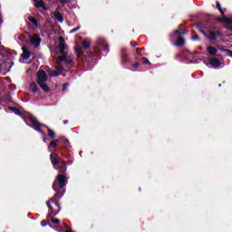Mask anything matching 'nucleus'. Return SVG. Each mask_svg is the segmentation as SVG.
Returning <instances> with one entry per match:
<instances>
[{
    "instance_id": "obj_1",
    "label": "nucleus",
    "mask_w": 232,
    "mask_h": 232,
    "mask_svg": "<svg viewBox=\"0 0 232 232\" xmlns=\"http://www.w3.org/2000/svg\"><path fill=\"white\" fill-rule=\"evenodd\" d=\"M58 50L62 54V56L58 57V61L63 63L67 68H72V66H73V59L66 57V54L68 53V47L64 44V38L63 37H60Z\"/></svg>"
},
{
    "instance_id": "obj_2",
    "label": "nucleus",
    "mask_w": 232,
    "mask_h": 232,
    "mask_svg": "<svg viewBox=\"0 0 232 232\" xmlns=\"http://www.w3.org/2000/svg\"><path fill=\"white\" fill-rule=\"evenodd\" d=\"M37 82L39 86L44 90V92H49L50 88L46 85V82L48 81V76L44 71H39L37 73Z\"/></svg>"
},
{
    "instance_id": "obj_3",
    "label": "nucleus",
    "mask_w": 232,
    "mask_h": 232,
    "mask_svg": "<svg viewBox=\"0 0 232 232\" xmlns=\"http://www.w3.org/2000/svg\"><path fill=\"white\" fill-rule=\"evenodd\" d=\"M47 208L50 210L49 215H48V218H50V217H52V216L55 217V215H58L59 211H61V206H59V203H57L53 199H50L47 202Z\"/></svg>"
},
{
    "instance_id": "obj_4",
    "label": "nucleus",
    "mask_w": 232,
    "mask_h": 232,
    "mask_svg": "<svg viewBox=\"0 0 232 232\" xmlns=\"http://www.w3.org/2000/svg\"><path fill=\"white\" fill-rule=\"evenodd\" d=\"M96 48L98 52L102 53V55H108V53L110 52V46L102 38L98 40Z\"/></svg>"
},
{
    "instance_id": "obj_5",
    "label": "nucleus",
    "mask_w": 232,
    "mask_h": 232,
    "mask_svg": "<svg viewBox=\"0 0 232 232\" xmlns=\"http://www.w3.org/2000/svg\"><path fill=\"white\" fill-rule=\"evenodd\" d=\"M186 32H180V29H178L174 32L173 37L178 39L177 43L175 44V46H184L186 41L184 40V37L180 35H184Z\"/></svg>"
},
{
    "instance_id": "obj_6",
    "label": "nucleus",
    "mask_w": 232,
    "mask_h": 232,
    "mask_svg": "<svg viewBox=\"0 0 232 232\" xmlns=\"http://www.w3.org/2000/svg\"><path fill=\"white\" fill-rule=\"evenodd\" d=\"M58 184L60 185V188H63V186H66L67 181H66V178L64 177V175L59 174L57 176V179L53 184V188L54 189V191H57V189H58L57 185Z\"/></svg>"
},
{
    "instance_id": "obj_7",
    "label": "nucleus",
    "mask_w": 232,
    "mask_h": 232,
    "mask_svg": "<svg viewBox=\"0 0 232 232\" xmlns=\"http://www.w3.org/2000/svg\"><path fill=\"white\" fill-rule=\"evenodd\" d=\"M217 8L219 10L222 17L218 18V21H220V23H226L227 24H232V18L226 17L224 15V11L222 10V6L220 5V2H217Z\"/></svg>"
},
{
    "instance_id": "obj_8",
    "label": "nucleus",
    "mask_w": 232,
    "mask_h": 232,
    "mask_svg": "<svg viewBox=\"0 0 232 232\" xmlns=\"http://www.w3.org/2000/svg\"><path fill=\"white\" fill-rule=\"evenodd\" d=\"M30 43L34 48H39L41 45V36L39 34H33L30 37Z\"/></svg>"
},
{
    "instance_id": "obj_9",
    "label": "nucleus",
    "mask_w": 232,
    "mask_h": 232,
    "mask_svg": "<svg viewBox=\"0 0 232 232\" xmlns=\"http://www.w3.org/2000/svg\"><path fill=\"white\" fill-rule=\"evenodd\" d=\"M29 121L33 123V128L36 130L39 131V133H43V130H41V127L44 126L37 121V119L34 116L29 117Z\"/></svg>"
},
{
    "instance_id": "obj_10",
    "label": "nucleus",
    "mask_w": 232,
    "mask_h": 232,
    "mask_svg": "<svg viewBox=\"0 0 232 232\" xmlns=\"http://www.w3.org/2000/svg\"><path fill=\"white\" fill-rule=\"evenodd\" d=\"M51 162L53 166H59L61 164V159H59L57 153L51 154Z\"/></svg>"
},
{
    "instance_id": "obj_11",
    "label": "nucleus",
    "mask_w": 232,
    "mask_h": 232,
    "mask_svg": "<svg viewBox=\"0 0 232 232\" xmlns=\"http://www.w3.org/2000/svg\"><path fill=\"white\" fill-rule=\"evenodd\" d=\"M200 32L203 34V35H205L207 39H209V41H215V39H217V34L214 32H209L208 34L204 32V30H200Z\"/></svg>"
},
{
    "instance_id": "obj_12",
    "label": "nucleus",
    "mask_w": 232,
    "mask_h": 232,
    "mask_svg": "<svg viewBox=\"0 0 232 232\" xmlns=\"http://www.w3.org/2000/svg\"><path fill=\"white\" fill-rule=\"evenodd\" d=\"M63 72V67L61 66H57L56 67V71H51L49 72V75L51 77H57V75H61V73Z\"/></svg>"
},
{
    "instance_id": "obj_13",
    "label": "nucleus",
    "mask_w": 232,
    "mask_h": 232,
    "mask_svg": "<svg viewBox=\"0 0 232 232\" xmlns=\"http://www.w3.org/2000/svg\"><path fill=\"white\" fill-rule=\"evenodd\" d=\"M53 15L55 21H58V23H63L64 21V17H63V14H61V12H59V10H56Z\"/></svg>"
},
{
    "instance_id": "obj_14",
    "label": "nucleus",
    "mask_w": 232,
    "mask_h": 232,
    "mask_svg": "<svg viewBox=\"0 0 232 232\" xmlns=\"http://www.w3.org/2000/svg\"><path fill=\"white\" fill-rule=\"evenodd\" d=\"M209 64L213 68H218V66H220L221 63H220V61L218 59L213 58V59L209 60Z\"/></svg>"
},
{
    "instance_id": "obj_15",
    "label": "nucleus",
    "mask_w": 232,
    "mask_h": 232,
    "mask_svg": "<svg viewBox=\"0 0 232 232\" xmlns=\"http://www.w3.org/2000/svg\"><path fill=\"white\" fill-rule=\"evenodd\" d=\"M82 46V48H85V49L90 48V46H92V40L88 38L83 40Z\"/></svg>"
},
{
    "instance_id": "obj_16",
    "label": "nucleus",
    "mask_w": 232,
    "mask_h": 232,
    "mask_svg": "<svg viewBox=\"0 0 232 232\" xmlns=\"http://www.w3.org/2000/svg\"><path fill=\"white\" fill-rule=\"evenodd\" d=\"M24 53L22 54L23 59H30V52L26 49V47H22Z\"/></svg>"
},
{
    "instance_id": "obj_17",
    "label": "nucleus",
    "mask_w": 232,
    "mask_h": 232,
    "mask_svg": "<svg viewBox=\"0 0 232 232\" xmlns=\"http://www.w3.org/2000/svg\"><path fill=\"white\" fill-rule=\"evenodd\" d=\"M207 50L210 55H217V52H218V50L213 46H208Z\"/></svg>"
},
{
    "instance_id": "obj_18",
    "label": "nucleus",
    "mask_w": 232,
    "mask_h": 232,
    "mask_svg": "<svg viewBox=\"0 0 232 232\" xmlns=\"http://www.w3.org/2000/svg\"><path fill=\"white\" fill-rule=\"evenodd\" d=\"M28 20L30 23H32V24H34V28H39V23H37V19H35L34 16L29 17Z\"/></svg>"
},
{
    "instance_id": "obj_19",
    "label": "nucleus",
    "mask_w": 232,
    "mask_h": 232,
    "mask_svg": "<svg viewBox=\"0 0 232 232\" xmlns=\"http://www.w3.org/2000/svg\"><path fill=\"white\" fill-rule=\"evenodd\" d=\"M59 142H61V140H52L51 143H50V145L48 146L49 151H51V150H50V148H51V147H52V148H57V144H59Z\"/></svg>"
},
{
    "instance_id": "obj_20",
    "label": "nucleus",
    "mask_w": 232,
    "mask_h": 232,
    "mask_svg": "<svg viewBox=\"0 0 232 232\" xmlns=\"http://www.w3.org/2000/svg\"><path fill=\"white\" fill-rule=\"evenodd\" d=\"M34 1L35 3L36 8H41L44 6V3L43 2V0H34Z\"/></svg>"
},
{
    "instance_id": "obj_21",
    "label": "nucleus",
    "mask_w": 232,
    "mask_h": 232,
    "mask_svg": "<svg viewBox=\"0 0 232 232\" xmlns=\"http://www.w3.org/2000/svg\"><path fill=\"white\" fill-rule=\"evenodd\" d=\"M29 90L33 92V93H37V84L31 83Z\"/></svg>"
},
{
    "instance_id": "obj_22",
    "label": "nucleus",
    "mask_w": 232,
    "mask_h": 232,
    "mask_svg": "<svg viewBox=\"0 0 232 232\" xmlns=\"http://www.w3.org/2000/svg\"><path fill=\"white\" fill-rule=\"evenodd\" d=\"M9 110H10L11 111H14V113L15 115H21V111H18L17 108H15V107H9Z\"/></svg>"
},
{
    "instance_id": "obj_23",
    "label": "nucleus",
    "mask_w": 232,
    "mask_h": 232,
    "mask_svg": "<svg viewBox=\"0 0 232 232\" xmlns=\"http://www.w3.org/2000/svg\"><path fill=\"white\" fill-rule=\"evenodd\" d=\"M75 53H76L77 57H81V55H82V48H76L75 49Z\"/></svg>"
},
{
    "instance_id": "obj_24",
    "label": "nucleus",
    "mask_w": 232,
    "mask_h": 232,
    "mask_svg": "<svg viewBox=\"0 0 232 232\" xmlns=\"http://www.w3.org/2000/svg\"><path fill=\"white\" fill-rule=\"evenodd\" d=\"M48 136L53 139V137H55V132L53 130L48 129Z\"/></svg>"
},
{
    "instance_id": "obj_25",
    "label": "nucleus",
    "mask_w": 232,
    "mask_h": 232,
    "mask_svg": "<svg viewBox=\"0 0 232 232\" xmlns=\"http://www.w3.org/2000/svg\"><path fill=\"white\" fill-rule=\"evenodd\" d=\"M79 30H81V26H78L72 30L70 31V34H75V32H79Z\"/></svg>"
},
{
    "instance_id": "obj_26",
    "label": "nucleus",
    "mask_w": 232,
    "mask_h": 232,
    "mask_svg": "<svg viewBox=\"0 0 232 232\" xmlns=\"http://www.w3.org/2000/svg\"><path fill=\"white\" fill-rule=\"evenodd\" d=\"M51 222H53V224H59L60 220H59V218H51Z\"/></svg>"
},
{
    "instance_id": "obj_27",
    "label": "nucleus",
    "mask_w": 232,
    "mask_h": 232,
    "mask_svg": "<svg viewBox=\"0 0 232 232\" xmlns=\"http://www.w3.org/2000/svg\"><path fill=\"white\" fill-rule=\"evenodd\" d=\"M41 226H43V227H44L48 226V222H46V220H43L41 222Z\"/></svg>"
},
{
    "instance_id": "obj_28",
    "label": "nucleus",
    "mask_w": 232,
    "mask_h": 232,
    "mask_svg": "<svg viewBox=\"0 0 232 232\" xmlns=\"http://www.w3.org/2000/svg\"><path fill=\"white\" fill-rule=\"evenodd\" d=\"M227 54L228 57H232V51L231 50H226Z\"/></svg>"
},
{
    "instance_id": "obj_29",
    "label": "nucleus",
    "mask_w": 232,
    "mask_h": 232,
    "mask_svg": "<svg viewBox=\"0 0 232 232\" xmlns=\"http://www.w3.org/2000/svg\"><path fill=\"white\" fill-rule=\"evenodd\" d=\"M63 167H61L62 171H64V168H66V163L64 161H62Z\"/></svg>"
},
{
    "instance_id": "obj_30",
    "label": "nucleus",
    "mask_w": 232,
    "mask_h": 232,
    "mask_svg": "<svg viewBox=\"0 0 232 232\" xmlns=\"http://www.w3.org/2000/svg\"><path fill=\"white\" fill-rule=\"evenodd\" d=\"M139 68V63H136L133 64V69L132 70H137Z\"/></svg>"
},
{
    "instance_id": "obj_31",
    "label": "nucleus",
    "mask_w": 232,
    "mask_h": 232,
    "mask_svg": "<svg viewBox=\"0 0 232 232\" xmlns=\"http://www.w3.org/2000/svg\"><path fill=\"white\" fill-rule=\"evenodd\" d=\"M197 40H198V35L192 36V41H197Z\"/></svg>"
},
{
    "instance_id": "obj_32",
    "label": "nucleus",
    "mask_w": 232,
    "mask_h": 232,
    "mask_svg": "<svg viewBox=\"0 0 232 232\" xmlns=\"http://www.w3.org/2000/svg\"><path fill=\"white\" fill-rule=\"evenodd\" d=\"M143 64H150V60L145 59V60L143 61Z\"/></svg>"
},
{
    "instance_id": "obj_33",
    "label": "nucleus",
    "mask_w": 232,
    "mask_h": 232,
    "mask_svg": "<svg viewBox=\"0 0 232 232\" xmlns=\"http://www.w3.org/2000/svg\"><path fill=\"white\" fill-rule=\"evenodd\" d=\"M67 2L68 0H60V3H62V5H66Z\"/></svg>"
},
{
    "instance_id": "obj_34",
    "label": "nucleus",
    "mask_w": 232,
    "mask_h": 232,
    "mask_svg": "<svg viewBox=\"0 0 232 232\" xmlns=\"http://www.w3.org/2000/svg\"><path fill=\"white\" fill-rule=\"evenodd\" d=\"M66 88H68V83H65V84L63 85V90H66Z\"/></svg>"
},
{
    "instance_id": "obj_35",
    "label": "nucleus",
    "mask_w": 232,
    "mask_h": 232,
    "mask_svg": "<svg viewBox=\"0 0 232 232\" xmlns=\"http://www.w3.org/2000/svg\"><path fill=\"white\" fill-rule=\"evenodd\" d=\"M44 142H46V137H44Z\"/></svg>"
},
{
    "instance_id": "obj_36",
    "label": "nucleus",
    "mask_w": 232,
    "mask_h": 232,
    "mask_svg": "<svg viewBox=\"0 0 232 232\" xmlns=\"http://www.w3.org/2000/svg\"><path fill=\"white\" fill-rule=\"evenodd\" d=\"M65 142H69L68 140H65Z\"/></svg>"
}]
</instances>
